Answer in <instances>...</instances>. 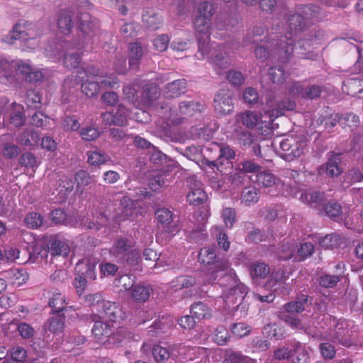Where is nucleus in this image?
I'll list each match as a JSON object with an SVG mask.
<instances>
[{"label":"nucleus","mask_w":363,"mask_h":363,"mask_svg":"<svg viewBox=\"0 0 363 363\" xmlns=\"http://www.w3.org/2000/svg\"><path fill=\"white\" fill-rule=\"evenodd\" d=\"M206 255L208 257L206 264V282L212 283L216 280L218 273L225 272L220 277V284L227 287H237L241 283L233 269L230 267L227 259L218 257V250L216 246L208 247Z\"/></svg>","instance_id":"obj_1"},{"label":"nucleus","mask_w":363,"mask_h":363,"mask_svg":"<svg viewBox=\"0 0 363 363\" xmlns=\"http://www.w3.org/2000/svg\"><path fill=\"white\" fill-rule=\"evenodd\" d=\"M294 51V40L291 37L281 36L279 40L273 39L265 44L257 46L254 52L257 58L265 60L269 55L281 62L286 61Z\"/></svg>","instance_id":"obj_2"},{"label":"nucleus","mask_w":363,"mask_h":363,"mask_svg":"<svg viewBox=\"0 0 363 363\" xmlns=\"http://www.w3.org/2000/svg\"><path fill=\"white\" fill-rule=\"evenodd\" d=\"M272 145L281 158L289 162L303 155L307 147V139L303 135H292L274 142Z\"/></svg>","instance_id":"obj_3"},{"label":"nucleus","mask_w":363,"mask_h":363,"mask_svg":"<svg viewBox=\"0 0 363 363\" xmlns=\"http://www.w3.org/2000/svg\"><path fill=\"white\" fill-rule=\"evenodd\" d=\"M97 264L98 259L96 257H87L76 264L74 285L79 295L84 292L88 283L96 279Z\"/></svg>","instance_id":"obj_4"},{"label":"nucleus","mask_w":363,"mask_h":363,"mask_svg":"<svg viewBox=\"0 0 363 363\" xmlns=\"http://www.w3.org/2000/svg\"><path fill=\"white\" fill-rule=\"evenodd\" d=\"M247 294V287L245 284H238L237 287H231L223 295V301L230 312H240L245 315L246 304L244 299Z\"/></svg>","instance_id":"obj_5"},{"label":"nucleus","mask_w":363,"mask_h":363,"mask_svg":"<svg viewBox=\"0 0 363 363\" xmlns=\"http://www.w3.org/2000/svg\"><path fill=\"white\" fill-rule=\"evenodd\" d=\"M232 137L242 149L245 150L251 147L252 153L255 156L260 158L262 157L261 147L251 131L237 125L232 133Z\"/></svg>","instance_id":"obj_6"},{"label":"nucleus","mask_w":363,"mask_h":363,"mask_svg":"<svg viewBox=\"0 0 363 363\" xmlns=\"http://www.w3.org/2000/svg\"><path fill=\"white\" fill-rule=\"evenodd\" d=\"M78 18L80 33L78 34L79 40L77 42H75V45L79 49H82L85 44H88L90 42L91 38L97 26V23L92 19L88 13H80Z\"/></svg>","instance_id":"obj_7"},{"label":"nucleus","mask_w":363,"mask_h":363,"mask_svg":"<svg viewBox=\"0 0 363 363\" xmlns=\"http://www.w3.org/2000/svg\"><path fill=\"white\" fill-rule=\"evenodd\" d=\"M233 92L227 88L220 89L213 99L215 111L220 115H228L234 110Z\"/></svg>","instance_id":"obj_8"},{"label":"nucleus","mask_w":363,"mask_h":363,"mask_svg":"<svg viewBox=\"0 0 363 363\" xmlns=\"http://www.w3.org/2000/svg\"><path fill=\"white\" fill-rule=\"evenodd\" d=\"M26 24L32 26V23L28 21H21L13 26V30L6 37L9 44H13L15 40L26 41L38 36V32L34 29V26L30 29H26Z\"/></svg>","instance_id":"obj_9"},{"label":"nucleus","mask_w":363,"mask_h":363,"mask_svg":"<svg viewBox=\"0 0 363 363\" xmlns=\"http://www.w3.org/2000/svg\"><path fill=\"white\" fill-rule=\"evenodd\" d=\"M204 3L201 2L199 4L195 17L193 20V25L195 32V36L198 41L199 52L201 57L204 55Z\"/></svg>","instance_id":"obj_10"},{"label":"nucleus","mask_w":363,"mask_h":363,"mask_svg":"<svg viewBox=\"0 0 363 363\" xmlns=\"http://www.w3.org/2000/svg\"><path fill=\"white\" fill-rule=\"evenodd\" d=\"M313 303V298L307 294H298L294 301L283 306V310L288 313L297 315L304 311H310Z\"/></svg>","instance_id":"obj_11"},{"label":"nucleus","mask_w":363,"mask_h":363,"mask_svg":"<svg viewBox=\"0 0 363 363\" xmlns=\"http://www.w3.org/2000/svg\"><path fill=\"white\" fill-rule=\"evenodd\" d=\"M101 317L111 322H117L123 318V313L118 303L106 301L102 303L101 308L97 309Z\"/></svg>","instance_id":"obj_12"},{"label":"nucleus","mask_w":363,"mask_h":363,"mask_svg":"<svg viewBox=\"0 0 363 363\" xmlns=\"http://www.w3.org/2000/svg\"><path fill=\"white\" fill-rule=\"evenodd\" d=\"M342 160V154L330 152L327 162L322 165L320 169L325 170L329 177H337L343 172Z\"/></svg>","instance_id":"obj_13"},{"label":"nucleus","mask_w":363,"mask_h":363,"mask_svg":"<svg viewBox=\"0 0 363 363\" xmlns=\"http://www.w3.org/2000/svg\"><path fill=\"white\" fill-rule=\"evenodd\" d=\"M121 216L123 219L133 220L141 214V207L134 200L128 196H123L121 200Z\"/></svg>","instance_id":"obj_14"},{"label":"nucleus","mask_w":363,"mask_h":363,"mask_svg":"<svg viewBox=\"0 0 363 363\" xmlns=\"http://www.w3.org/2000/svg\"><path fill=\"white\" fill-rule=\"evenodd\" d=\"M133 247V242L130 239L119 237L113 242L110 249V253L115 257L118 262Z\"/></svg>","instance_id":"obj_15"},{"label":"nucleus","mask_w":363,"mask_h":363,"mask_svg":"<svg viewBox=\"0 0 363 363\" xmlns=\"http://www.w3.org/2000/svg\"><path fill=\"white\" fill-rule=\"evenodd\" d=\"M220 144L213 142L208 141L206 138V166L213 169L212 166H216L218 160L220 159L221 152Z\"/></svg>","instance_id":"obj_16"},{"label":"nucleus","mask_w":363,"mask_h":363,"mask_svg":"<svg viewBox=\"0 0 363 363\" xmlns=\"http://www.w3.org/2000/svg\"><path fill=\"white\" fill-rule=\"evenodd\" d=\"M48 252L52 256L67 257L70 250L69 247L62 240L57 237H51L47 242Z\"/></svg>","instance_id":"obj_17"},{"label":"nucleus","mask_w":363,"mask_h":363,"mask_svg":"<svg viewBox=\"0 0 363 363\" xmlns=\"http://www.w3.org/2000/svg\"><path fill=\"white\" fill-rule=\"evenodd\" d=\"M310 348L300 342L291 344L292 363H308L310 359Z\"/></svg>","instance_id":"obj_18"},{"label":"nucleus","mask_w":363,"mask_h":363,"mask_svg":"<svg viewBox=\"0 0 363 363\" xmlns=\"http://www.w3.org/2000/svg\"><path fill=\"white\" fill-rule=\"evenodd\" d=\"M187 201L193 206H201L204 203V187L201 182L196 181L190 188Z\"/></svg>","instance_id":"obj_19"},{"label":"nucleus","mask_w":363,"mask_h":363,"mask_svg":"<svg viewBox=\"0 0 363 363\" xmlns=\"http://www.w3.org/2000/svg\"><path fill=\"white\" fill-rule=\"evenodd\" d=\"M187 91V82L185 79L174 80L165 85L164 91L168 97L175 98L184 94Z\"/></svg>","instance_id":"obj_20"},{"label":"nucleus","mask_w":363,"mask_h":363,"mask_svg":"<svg viewBox=\"0 0 363 363\" xmlns=\"http://www.w3.org/2000/svg\"><path fill=\"white\" fill-rule=\"evenodd\" d=\"M235 169L238 173L257 174L262 170V165L255 159L245 158L236 163Z\"/></svg>","instance_id":"obj_21"},{"label":"nucleus","mask_w":363,"mask_h":363,"mask_svg":"<svg viewBox=\"0 0 363 363\" xmlns=\"http://www.w3.org/2000/svg\"><path fill=\"white\" fill-rule=\"evenodd\" d=\"M295 11L309 26L311 21L319 14L320 7L313 4H299L296 6Z\"/></svg>","instance_id":"obj_22"},{"label":"nucleus","mask_w":363,"mask_h":363,"mask_svg":"<svg viewBox=\"0 0 363 363\" xmlns=\"http://www.w3.org/2000/svg\"><path fill=\"white\" fill-rule=\"evenodd\" d=\"M287 26L289 31L291 34L296 35L302 33L308 27L307 23L304 21L301 16H299L296 12L289 14L287 16Z\"/></svg>","instance_id":"obj_23"},{"label":"nucleus","mask_w":363,"mask_h":363,"mask_svg":"<svg viewBox=\"0 0 363 363\" xmlns=\"http://www.w3.org/2000/svg\"><path fill=\"white\" fill-rule=\"evenodd\" d=\"M129 51V67L131 69H138L143 56V50L138 43H131L128 46Z\"/></svg>","instance_id":"obj_24"},{"label":"nucleus","mask_w":363,"mask_h":363,"mask_svg":"<svg viewBox=\"0 0 363 363\" xmlns=\"http://www.w3.org/2000/svg\"><path fill=\"white\" fill-rule=\"evenodd\" d=\"M25 255V262H35L39 257L41 259L48 256V250L41 245H33L22 250Z\"/></svg>","instance_id":"obj_25"},{"label":"nucleus","mask_w":363,"mask_h":363,"mask_svg":"<svg viewBox=\"0 0 363 363\" xmlns=\"http://www.w3.org/2000/svg\"><path fill=\"white\" fill-rule=\"evenodd\" d=\"M65 296L61 293H55L49 298L48 306L51 307V314L55 313H68L72 309V306H65Z\"/></svg>","instance_id":"obj_26"},{"label":"nucleus","mask_w":363,"mask_h":363,"mask_svg":"<svg viewBox=\"0 0 363 363\" xmlns=\"http://www.w3.org/2000/svg\"><path fill=\"white\" fill-rule=\"evenodd\" d=\"M300 199L312 207H317L322 205L325 201V194L318 191H308L301 194Z\"/></svg>","instance_id":"obj_27"},{"label":"nucleus","mask_w":363,"mask_h":363,"mask_svg":"<svg viewBox=\"0 0 363 363\" xmlns=\"http://www.w3.org/2000/svg\"><path fill=\"white\" fill-rule=\"evenodd\" d=\"M67 313H55L46 324V328L52 333H62L65 327V320Z\"/></svg>","instance_id":"obj_28"},{"label":"nucleus","mask_w":363,"mask_h":363,"mask_svg":"<svg viewBox=\"0 0 363 363\" xmlns=\"http://www.w3.org/2000/svg\"><path fill=\"white\" fill-rule=\"evenodd\" d=\"M250 277L252 279H265L270 273V267L263 262L257 261L249 265Z\"/></svg>","instance_id":"obj_29"},{"label":"nucleus","mask_w":363,"mask_h":363,"mask_svg":"<svg viewBox=\"0 0 363 363\" xmlns=\"http://www.w3.org/2000/svg\"><path fill=\"white\" fill-rule=\"evenodd\" d=\"M99 84L107 85L110 84V82H107L106 80L92 81L87 79L85 82L81 83L82 92L85 94L88 98H92L96 96L100 91Z\"/></svg>","instance_id":"obj_30"},{"label":"nucleus","mask_w":363,"mask_h":363,"mask_svg":"<svg viewBox=\"0 0 363 363\" xmlns=\"http://www.w3.org/2000/svg\"><path fill=\"white\" fill-rule=\"evenodd\" d=\"M260 191L255 186L245 187L241 193V203L246 206H250L258 202Z\"/></svg>","instance_id":"obj_31"},{"label":"nucleus","mask_w":363,"mask_h":363,"mask_svg":"<svg viewBox=\"0 0 363 363\" xmlns=\"http://www.w3.org/2000/svg\"><path fill=\"white\" fill-rule=\"evenodd\" d=\"M73 13L72 11H62L60 13L57 25L62 33L69 34L73 27Z\"/></svg>","instance_id":"obj_32"},{"label":"nucleus","mask_w":363,"mask_h":363,"mask_svg":"<svg viewBox=\"0 0 363 363\" xmlns=\"http://www.w3.org/2000/svg\"><path fill=\"white\" fill-rule=\"evenodd\" d=\"M259 120L257 113L254 111H247L240 113L236 116L237 122H240L242 125L247 128H254Z\"/></svg>","instance_id":"obj_33"},{"label":"nucleus","mask_w":363,"mask_h":363,"mask_svg":"<svg viewBox=\"0 0 363 363\" xmlns=\"http://www.w3.org/2000/svg\"><path fill=\"white\" fill-rule=\"evenodd\" d=\"M323 35L324 33L322 30L317 28H312L309 31L308 38H304L298 40L296 46H294V50L295 49L296 50H297L298 49L301 50L302 48L306 50L307 48H306V45H310L308 41H311L313 40H319L323 37Z\"/></svg>","instance_id":"obj_34"},{"label":"nucleus","mask_w":363,"mask_h":363,"mask_svg":"<svg viewBox=\"0 0 363 363\" xmlns=\"http://www.w3.org/2000/svg\"><path fill=\"white\" fill-rule=\"evenodd\" d=\"M20 143L26 146L31 147L37 145L40 140V136L33 129H26L22 132L19 138Z\"/></svg>","instance_id":"obj_35"},{"label":"nucleus","mask_w":363,"mask_h":363,"mask_svg":"<svg viewBox=\"0 0 363 363\" xmlns=\"http://www.w3.org/2000/svg\"><path fill=\"white\" fill-rule=\"evenodd\" d=\"M91 332L94 337L99 340L102 337L109 339L112 335V328L111 326L106 323L97 321L94 323Z\"/></svg>","instance_id":"obj_36"},{"label":"nucleus","mask_w":363,"mask_h":363,"mask_svg":"<svg viewBox=\"0 0 363 363\" xmlns=\"http://www.w3.org/2000/svg\"><path fill=\"white\" fill-rule=\"evenodd\" d=\"M257 182L259 185L269 188L277 185L279 182V179L268 171H260L257 174Z\"/></svg>","instance_id":"obj_37"},{"label":"nucleus","mask_w":363,"mask_h":363,"mask_svg":"<svg viewBox=\"0 0 363 363\" xmlns=\"http://www.w3.org/2000/svg\"><path fill=\"white\" fill-rule=\"evenodd\" d=\"M152 291V289L149 286L137 284L132 289V297L135 301L144 302L149 298Z\"/></svg>","instance_id":"obj_38"},{"label":"nucleus","mask_w":363,"mask_h":363,"mask_svg":"<svg viewBox=\"0 0 363 363\" xmlns=\"http://www.w3.org/2000/svg\"><path fill=\"white\" fill-rule=\"evenodd\" d=\"M132 338L133 334L130 332L125 328H121L116 333L112 332L108 342L111 344L121 345Z\"/></svg>","instance_id":"obj_39"},{"label":"nucleus","mask_w":363,"mask_h":363,"mask_svg":"<svg viewBox=\"0 0 363 363\" xmlns=\"http://www.w3.org/2000/svg\"><path fill=\"white\" fill-rule=\"evenodd\" d=\"M212 233L215 235V238L220 248L223 249L225 252H228L230 249V242L229 241L228 236L219 226H214L211 229Z\"/></svg>","instance_id":"obj_40"},{"label":"nucleus","mask_w":363,"mask_h":363,"mask_svg":"<svg viewBox=\"0 0 363 363\" xmlns=\"http://www.w3.org/2000/svg\"><path fill=\"white\" fill-rule=\"evenodd\" d=\"M279 318L293 328L302 330L304 332L307 330V328L302 324L297 315L290 314L283 311L280 312Z\"/></svg>","instance_id":"obj_41"},{"label":"nucleus","mask_w":363,"mask_h":363,"mask_svg":"<svg viewBox=\"0 0 363 363\" xmlns=\"http://www.w3.org/2000/svg\"><path fill=\"white\" fill-rule=\"evenodd\" d=\"M168 318L162 316V318L156 320L150 327L148 330L149 335L151 336H159L162 333H164L169 328Z\"/></svg>","instance_id":"obj_42"},{"label":"nucleus","mask_w":363,"mask_h":363,"mask_svg":"<svg viewBox=\"0 0 363 363\" xmlns=\"http://www.w3.org/2000/svg\"><path fill=\"white\" fill-rule=\"evenodd\" d=\"M268 74L271 81L274 84H284L287 77L288 74L284 70L281 66H274L269 69Z\"/></svg>","instance_id":"obj_43"},{"label":"nucleus","mask_w":363,"mask_h":363,"mask_svg":"<svg viewBox=\"0 0 363 363\" xmlns=\"http://www.w3.org/2000/svg\"><path fill=\"white\" fill-rule=\"evenodd\" d=\"M196 284V279L189 276H179L173 279L170 284L175 291L193 286Z\"/></svg>","instance_id":"obj_44"},{"label":"nucleus","mask_w":363,"mask_h":363,"mask_svg":"<svg viewBox=\"0 0 363 363\" xmlns=\"http://www.w3.org/2000/svg\"><path fill=\"white\" fill-rule=\"evenodd\" d=\"M106 218L103 214H100L96 218H86L82 222V225L86 229L93 230L95 231L99 230L103 226L106 225Z\"/></svg>","instance_id":"obj_45"},{"label":"nucleus","mask_w":363,"mask_h":363,"mask_svg":"<svg viewBox=\"0 0 363 363\" xmlns=\"http://www.w3.org/2000/svg\"><path fill=\"white\" fill-rule=\"evenodd\" d=\"M324 211L330 218L335 220L342 216V206L340 203L334 200H330L324 204Z\"/></svg>","instance_id":"obj_46"},{"label":"nucleus","mask_w":363,"mask_h":363,"mask_svg":"<svg viewBox=\"0 0 363 363\" xmlns=\"http://www.w3.org/2000/svg\"><path fill=\"white\" fill-rule=\"evenodd\" d=\"M141 261V255L140 252L135 249L133 248L129 250L128 253L118 262L122 263L125 266L128 267H136L139 264Z\"/></svg>","instance_id":"obj_47"},{"label":"nucleus","mask_w":363,"mask_h":363,"mask_svg":"<svg viewBox=\"0 0 363 363\" xmlns=\"http://www.w3.org/2000/svg\"><path fill=\"white\" fill-rule=\"evenodd\" d=\"M201 211H196L194 213V217L196 220L199 224V227L196 230H193L191 232V238L194 240L196 242H202L204 240L203 231L204 217L202 215Z\"/></svg>","instance_id":"obj_48"},{"label":"nucleus","mask_w":363,"mask_h":363,"mask_svg":"<svg viewBox=\"0 0 363 363\" xmlns=\"http://www.w3.org/2000/svg\"><path fill=\"white\" fill-rule=\"evenodd\" d=\"M345 88L347 94L360 98V94L363 92V81L358 79H350L345 84Z\"/></svg>","instance_id":"obj_49"},{"label":"nucleus","mask_w":363,"mask_h":363,"mask_svg":"<svg viewBox=\"0 0 363 363\" xmlns=\"http://www.w3.org/2000/svg\"><path fill=\"white\" fill-rule=\"evenodd\" d=\"M76 189L82 194L83 189L92 182V178L89 173L84 170H79L75 174Z\"/></svg>","instance_id":"obj_50"},{"label":"nucleus","mask_w":363,"mask_h":363,"mask_svg":"<svg viewBox=\"0 0 363 363\" xmlns=\"http://www.w3.org/2000/svg\"><path fill=\"white\" fill-rule=\"evenodd\" d=\"M341 242V237L336 233L326 235L319 240L320 245L325 249L337 247Z\"/></svg>","instance_id":"obj_51"},{"label":"nucleus","mask_w":363,"mask_h":363,"mask_svg":"<svg viewBox=\"0 0 363 363\" xmlns=\"http://www.w3.org/2000/svg\"><path fill=\"white\" fill-rule=\"evenodd\" d=\"M296 247L293 244L285 242L277 248V256L279 259L289 260L294 255Z\"/></svg>","instance_id":"obj_52"},{"label":"nucleus","mask_w":363,"mask_h":363,"mask_svg":"<svg viewBox=\"0 0 363 363\" xmlns=\"http://www.w3.org/2000/svg\"><path fill=\"white\" fill-rule=\"evenodd\" d=\"M143 20L147 28L156 30L161 23V18L153 11H147L143 15Z\"/></svg>","instance_id":"obj_53"},{"label":"nucleus","mask_w":363,"mask_h":363,"mask_svg":"<svg viewBox=\"0 0 363 363\" xmlns=\"http://www.w3.org/2000/svg\"><path fill=\"white\" fill-rule=\"evenodd\" d=\"M219 48L220 52L213 54V56L211 57V62L219 68L225 69L229 67L230 61L226 52H223L221 51V46H219ZM224 48V46H222V48Z\"/></svg>","instance_id":"obj_54"},{"label":"nucleus","mask_w":363,"mask_h":363,"mask_svg":"<svg viewBox=\"0 0 363 363\" xmlns=\"http://www.w3.org/2000/svg\"><path fill=\"white\" fill-rule=\"evenodd\" d=\"M26 104L30 108H40L41 107V96L38 91L30 89L26 94Z\"/></svg>","instance_id":"obj_55"},{"label":"nucleus","mask_w":363,"mask_h":363,"mask_svg":"<svg viewBox=\"0 0 363 363\" xmlns=\"http://www.w3.org/2000/svg\"><path fill=\"white\" fill-rule=\"evenodd\" d=\"M22 250H19L13 247H7L4 249L3 253V259H6L9 262H14L18 259L19 262H25V255Z\"/></svg>","instance_id":"obj_56"},{"label":"nucleus","mask_w":363,"mask_h":363,"mask_svg":"<svg viewBox=\"0 0 363 363\" xmlns=\"http://www.w3.org/2000/svg\"><path fill=\"white\" fill-rule=\"evenodd\" d=\"M201 104L194 101H182L179 105L180 113L184 115H192L194 111H201Z\"/></svg>","instance_id":"obj_57"},{"label":"nucleus","mask_w":363,"mask_h":363,"mask_svg":"<svg viewBox=\"0 0 363 363\" xmlns=\"http://www.w3.org/2000/svg\"><path fill=\"white\" fill-rule=\"evenodd\" d=\"M230 329L232 333L238 337H242L248 335L252 331L251 326L244 323H233L231 324Z\"/></svg>","instance_id":"obj_58"},{"label":"nucleus","mask_w":363,"mask_h":363,"mask_svg":"<svg viewBox=\"0 0 363 363\" xmlns=\"http://www.w3.org/2000/svg\"><path fill=\"white\" fill-rule=\"evenodd\" d=\"M110 160V157L101 151L91 152L88 157V162L92 165H100Z\"/></svg>","instance_id":"obj_59"},{"label":"nucleus","mask_w":363,"mask_h":363,"mask_svg":"<svg viewBox=\"0 0 363 363\" xmlns=\"http://www.w3.org/2000/svg\"><path fill=\"white\" fill-rule=\"evenodd\" d=\"M314 252V246L311 242H304L297 249L296 259L298 261H303L311 257Z\"/></svg>","instance_id":"obj_60"},{"label":"nucleus","mask_w":363,"mask_h":363,"mask_svg":"<svg viewBox=\"0 0 363 363\" xmlns=\"http://www.w3.org/2000/svg\"><path fill=\"white\" fill-rule=\"evenodd\" d=\"M159 96V89L154 84H146L143 86L142 97L144 99L152 101L157 99Z\"/></svg>","instance_id":"obj_61"},{"label":"nucleus","mask_w":363,"mask_h":363,"mask_svg":"<svg viewBox=\"0 0 363 363\" xmlns=\"http://www.w3.org/2000/svg\"><path fill=\"white\" fill-rule=\"evenodd\" d=\"M230 339L228 330L224 326H218L214 331L213 340L219 345H223Z\"/></svg>","instance_id":"obj_62"},{"label":"nucleus","mask_w":363,"mask_h":363,"mask_svg":"<svg viewBox=\"0 0 363 363\" xmlns=\"http://www.w3.org/2000/svg\"><path fill=\"white\" fill-rule=\"evenodd\" d=\"M43 220V216L35 212L28 214L24 219L26 225L28 228L33 229L38 228V227L41 226Z\"/></svg>","instance_id":"obj_63"},{"label":"nucleus","mask_w":363,"mask_h":363,"mask_svg":"<svg viewBox=\"0 0 363 363\" xmlns=\"http://www.w3.org/2000/svg\"><path fill=\"white\" fill-rule=\"evenodd\" d=\"M155 215L157 221L164 225H169L173 219L172 211L165 208L157 209L155 212Z\"/></svg>","instance_id":"obj_64"}]
</instances>
